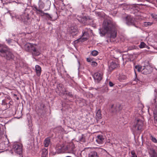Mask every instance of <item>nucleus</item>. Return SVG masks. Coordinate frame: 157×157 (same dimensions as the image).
<instances>
[{"label": "nucleus", "mask_w": 157, "mask_h": 157, "mask_svg": "<svg viewBox=\"0 0 157 157\" xmlns=\"http://www.w3.org/2000/svg\"><path fill=\"white\" fill-rule=\"evenodd\" d=\"M63 94L66 95L71 98H72L73 96V95L71 92H68L66 90L64 91Z\"/></svg>", "instance_id": "bb28decb"}, {"label": "nucleus", "mask_w": 157, "mask_h": 157, "mask_svg": "<svg viewBox=\"0 0 157 157\" xmlns=\"http://www.w3.org/2000/svg\"><path fill=\"white\" fill-rule=\"evenodd\" d=\"M151 139L153 142L156 143H157V140L155 138L151 136Z\"/></svg>", "instance_id": "f704fd0d"}, {"label": "nucleus", "mask_w": 157, "mask_h": 157, "mask_svg": "<svg viewBox=\"0 0 157 157\" xmlns=\"http://www.w3.org/2000/svg\"><path fill=\"white\" fill-rule=\"evenodd\" d=\"M2 105L4 106L5 110L8 109L10 107V105H9V106H8V103H7L6 100H2Z\"/></svg>", "instance_id": "a211bd4d"}, {"label": "nucleus", "mask_w": 157, "mask_h": 157, "mask_svg": "<svg viewBox=\"0 0 157 157\" xmlns=\"http://www.w3.org/2000/svg\"><path fill=\"white\" fill-rule=\"evenodd\" d=\"M3 152V151H0V153Z\"/></svg>", "instance_id": "4d7b16f0"}, {"label": "nucleus", "mask_w": 157, "mask_h": 157, "mask_svg": "<svg viewBox=\"0 0 157 157\" xmlns=\"http://www.w3.org/2000/svg\"><path fill=\"white\" fill-rule=\"evenodd\" d=\"M78 63H79H79H80L79 62H78Z\"/></svg>", "instance_id": "13d9d810"}, {"label": "nucleus", "mask_w": 157, "mask_h": 157, "mask_svg": "<svg viewBox=\"0 0 157 157\" xmlns=\"http://www.w3.org/2000/svg\"><path fill=\"white\" fill-rule=\"evenodd\" d=\"M119 66V64L116 63L114 62H112L110 63L109 66V68L110 70H112L115 69L116 68L118 67Z\"/></svg>", "instance_id": "ddd939ff"}, {"label": "nucleus", "mask_w": 157, "mask_h": 157, "mask_svg": "<svg viewBox=\"0 0 157 157\" xmlns=\"http://www.w3.org/2000/svg\"><path fill=\"white\" fill-rule=\"evenodd\" d=\"M86 61L88 62H90V63L93 61L90 58H86Z\"/></svg>", "instance_id": "79ce46f5"}, {"label": "nucleus", "mask_w": 157, "mask_h": 157, "mask_svg": "<svg viewBox=\"0 0 157 157\" xmlns=\"http://www.w3.org/2000/svg\"><path fill=\"white\" fill-rule=\"evenodd\" d=\"M126 76L124 75H121L119 77V79L120 80H124L126 79Z\"/></svg>", "instance_id": "7c9ffc66"}, {"label": "nucleus", "mask_w": 157, "mask_h": 157, "mask_svg": "<svg viewBox=\"0 0 157 157\" xmlns=\"http://www.w3.org/2000/svg\"><path fill=\"white\" fill-rule=\"evenodd\" d=\"M17 147H19L18 146V145H17L15 146V147H17Z\"/></svg>", "instance_id": "3c124183"}, {"label": "nucleus", "mask_w": 157, "mask_h": 157, "mask_svg": "<svg viewBox=\"0 0 157 157\" xmlns=\"http://www.w3.org/2000/svg\"><path fill=\"white\" fill-rule=\"evenodd\" d=\"M156 94H157V93H156V94H155V98L153 100V102H154V105L155 106V108H157V105H156V99L157 98V96L156 95Z\"/></svg>", "instance_id": "e433bc0d"}, {"label": "nucleus", "mask_w": 157, "mask_h": 157, "mask_svg": "<svg viewBox=\"0 0 157 157\" xmlns=\"http://www.w3.org/2000/svg\"><path fill=\"white\" fill-rule=\"evenodd\" d=\"M35 70L37 76L40 75L41 72V68L38 65H36L35 66Z\"/></svg>", "instance_id": "f3484780"}, {"label": "nucleus", "mask_w": 157, "mask_h": 157, "mask_svg": "<svg viewBox=\"0 0 157 157\" xmlns=\"http://www.w3.org/2000/svg\"><path fill=\"white\" fill-rule=\"evenodd\" d=\"M132 157H137L136 155H133L132 156Z\"/></svg>", "instance_id": "09e8293b"}, {"label": "nucleus", "mask_w": 157, "mask_h": 157, "mask_svg": "<svg viewBox=\"0 0 157 157\" xmlns=\"http://www.w3.org/2000/svg\"><path fill=\"white\" fill-rule=\"evenodd\" d=\"M67 10V11L68 12H69V10L70 11V13H68V15H71L72 12L74 11L73 9L72 8V7H71L69 10Z\"/></svg>", "instance_id": "ea45409f"}, {"label": "nucleus", "mask_w": 157, "mask_h": 157, "mask_svg": "<svg viewBox=\"0 0 157 157\" xmlns=\"http://www.w3.org/2000/svg\"><path fill=\"white\" fill-rule=\"evenodd\" d=\"M90 64L92 66L94 67H96L98 65V63L94 61H92L90 63Z\"/></svg>", "instance_id": "c9c22d12"}, {"label": "nucleus", "mask_w": 157, "mask_h": 157, "mask_svg": "<svg viewBox=\"0 0 157 157\" xmlns=\"http://www.w3.org/2000/svg\"><path fill=\"white\" fill-rule=\"evenodd\" d=\"M6 41L7 43L10 45H12L13 44V43L15 41V40L13 39H11L10 38H8V39H6Z\"/></svg>", "instance_id": "b1692460"}, {"label": "nucleus", "mask_w": 157, "mask_h": 157, "mask_svg": "<svg viewBox=\"0 0 157 157\" xmlns=\"http://www.w3.org/2000/svg\"><path fill=\"white\" fill-rule=\"evenodd\" d=\"M35 8L36 9V11L39 12L40 13H43V11L41 10V9L40 8L38 9L37 7H35Z\"/></svg>", "instance_id": "a19ab883"}, {"label": "nucleus", "mask_w": 157, "mask_h": 157, "mask_svg": "<svg viewBox=\"0 0 157 157\" xmlns=\"http://www.w3.org/2000/svg\"><path fill=\"white\" fill-rule=\"evenodd\" d=\"M92 30L90 29L86 28L85 29L84 32L83 33L82 36L78 39L75 41V43H77L78 42H82L88 39L89 36V34L92 33Z\"/></svg>", "instance_id": "20e7f679"}, {"label": "nucleus", "mask_w": 157, "mask_h": 157, "mask_svg": "<svg viewBox=\"0 0 157 157\" xmlns=\"http://www.w3.org/2000/svg\"><path fill=\"white\" fill-rule=\"evenodd\" d=\"M103 27L104 31L102 32L101 29L100 30V34L104 36L105 33H107L110 38L114 39L116 37L117 32L115 25L111 21L107 20L104 21Z\"/></svg>", "instance_id": "f257e3e1"}, {"label": "nucleus", "mask_w": 157, "mask_h": 157, "mask_svg": "<svg viewBox=\"0 0 157 157\" xmlns=\"http://www.w3.org/2000/svg\"><path fill=\"white\" fill-rule=\"evenodd\" d=\"M126 24L128 25H134L135 19L130 16L128 15L125 18Z\"/></svg>", "instance_id": "1a4fd4ad"}, {"label": "nucleus", "mask_w": 157, "mask_h": 157, "mask_svg": "<svg viewBox=\"0 0 157 157\" xmlns=\"http://www.w3.org/2000/svg\"><path fill=\"white\" fill-rule=\"evenodd\" d=\"M41 13V14H43V15H43V16H44V14H45L47 16V15H48V13H45L43 11V13Z\"/></svg>", "instance_id": "a18cd8bd"}, {"label": "nucleus", "mask_w": 157, "mask_h": 157, "mask_svg": "<svg viewBox=\"0 0 157 157\" xmlns=\"http://www.w3.org/2000/svg\"><path fill=\"white\" fill-rule=\"evenodd\" d=\"M15 17L20 21H23L24 24L27 25L30 24L33 20V18L29 17L28 13L26 12L20 15H17Z\"/></svg>", "instance_id": "7ed1b4c3"}, {"label": "nucleus", "mask_w": 157, "mask_h": 157, "mask_svg": "<svg viewBox=\"0 0 157 157\" xmlns=\"http://www.w3.org/2000/svg\"><path fill=\"white\" fill-rule=\"evenodd\" d=\"M34 56H38L40 54V51L36 44H33L30 52Z\"/></svg>", "instance_id": "0eeeda50"}, {"label": "nucleus", "mask_w": 157, "mask_h": 157, "mask_svg": "<svg viewBox=\"0 0 157 157\" xmlns=\"http://www.w3.org/2000/svg\"><path fill=\"white\" fill-rule=\"evenodd\" d=\"M108 90V88L107 86H105L102 89V91L103 93L107 92Z\"/></svg>", "instance_id": "72a5a7b5"}, {"label": "nucleus", "mask_w": 157, "mask_h": 157, "mask_svg": "<svg viewBox=\"0 0 157 157\" xmlns=\"http://www.w3.org/2000/svg\"><path fill=\"white\" fill-rule=\"evenodd\" d=\"M149 152L151 157H157V150L154 149L153 148H150Z\"/></svg>", "instance_id": "9b49d317"}, {"label": "nucleus", "mask_w": 157, "mask_h": 157, "mask_svg": "<svg viewBox=\"0 0 157 157\" xmlns=\"http://www.w3.org/2000/svg\"><path fill=\"white\" fill-rule=\"evenodd\" d=\"M152 70V67L150 65L144 66L142 71V73L147 75L151 73Z\"/></svg>", "instance_id": "6e6552de"}, {"label": "nucleus", "mask_w": 157, "mask_h": 157, "mask_svg": "<svg viewBox=\"0 0 157 157\" xmlns=\"http://www.w3.org/2000/svg\"><path fill=\"white\" fill-rule=\"evenodd\" d=\"M42 153L41 156L43 157H46L47 155L48 154V151L47 149L44 148L42 149Z\"/></svg>", "instance_id": "412c9836"}, {"label": "nucleus", "mask_w": 157, "mask_h": 157, "mask_svg": "<svg viewBox=\"0 0 157 157\" xmlns=\"http://www.w3.org/2000/svg\"><path fill=\"white\" fill-rule=\"evenodd\" d=\"M98 54V52L96 50H94L91 53V54L94 56H96Z\"/></svg>", "instance_id": "2f4dec72"}, {"label": "nucleus", "mask_w": 157, "mask_h": 157, "mask_svg": "<svg viewBox=\"0 0 157 157\" xmlns=\"http://www.w3.org/2000/svg\"><path fill=\"white\" fill-rule=\"evenodd\" d=\"M109 86L110 87H112L113 86L114 84H113L111 82H109Z\"/></svg>", "instance_id": "37998d69"}, {"label": "nucleus", "mask_w": 157, "mask_h": 157, "mask_svg": "<svg viewBox=\"0 0 157 157\" xmlns=\"http://www.w3.org/2000/svg\"><path fill=\"white\" fill-rule=\"evenodd\" d=\"M104 140V138H103L102 136L100 135L98 136L96 141L99 144H101L102 143Z\"/></svg>", "instance_id": "2eb2a0df"}, {"label": "nucleus", "mask_w": 157, "mask_h": 157, "mask_svg": "<svg viewBox=\"0 0 157 157\" xmlns=\"http://www.w3.org/2000/svg\"><path fill=\"white\" fill-rule=\"evenodd\" d=\"M13 36H15V34H13Z\"/></svg>", "instance_id": "6e6d98bb"}, {"label": "nucleus", "mask_w": 157, "mask_h": 157, "mask_svg": "<svg viewBox=\"0 0 157 157\" xmlns=\"http://www.w3.org/2000/svg\"><path fill=\"white\" fill-rule=\"evenodd\" d=\"M63 150L62 148H61L58 150H57L55 152V153L59 154L62 152Z\"/></svg>", "instance_id": "4c0bfd02"}, {"label": "nucleus", "mask_w": 157, "mask_h": 157, "mask_svg": "<svg viewBox=\"0 0 157 157\" xmlns=\"http://www.w3.org/2000/svg\"><path fill=\"white\" fill-rule=\"evenodd\" d=\"M33 45V44L29 43H27L24 45V49L26 51L30 52Z\"/></svg>", "instance_id": "f8f14e48"}, {"label": "nucleus", "mask_w": 157, "mask_h": 157, "mask_svg": "<svg viewBox=\"0 0 157 157\" xmlns=\"http://www.w3.org/2000/svg\"><path fill=\"white\" fill-rule=\"evenodd\" d=\"M153 22H144V25L146 26H150L153 24Z\"/></svg>", "instance_id": "473e14b6"}, {"label": "nucleus", "mask_w": 157, "mask_h": 157, "mask_svg": "<svg viewBox=\"0 0 157 157\" xmlns=\"http://www.w3.org/2000/svg\"><path fill=\"white\" fill-rule=\"evenodd\" d=\"M131 154L132 155H136V153H135V151H131Z\"/></svg>", "instance_id": "c03bdc74"}, {"label": "nucleus", "mask_w": 157, "mask_h": 157, "mask_svg": "<svg viewBox=\"0 0 157 157\" xmlns=\"http://www.w3.org/2000/svg\"><path fill=\"white\" fill-rule=\"evenodd\" d=\"M77 32V28L76 26H71L70 28V33H75Z\"/></svg>", "instance_id": "aec40b11"}, {"label": "nucleus", "mask_w": 157, "mask_h": 157, "mask_svg": "<svg viewBox=\"0 0 157 157\" xmlns=\"http://www.w3.org/2000/svg\"><path fill=\"white\" fill-rule=\"evenodd\" d=\"M157 92V89H155V93H156Z\"/></svg>", "instance_id": "603ef678"}, {"label": "nucleus", "mask_w": 157, "mask_h": 157, "mask_svg": "<svg viewBox=\"0 0 157 157\" xmlns=\"http://www.w3.org/2000/svg\"><path fill=\"white\" fill-rule=\"evenodd\" d=\"M135 75H136V78L134 80L135 81H136V82H137V81L138 80V78H136V74Z\"/></svg>", "instance_id": "de8ad7c7"}, {"label": "nucleus", "mask_w": 157, "mask_h": 157, "mask_svg": "<svg viewBox=\"0 0 157 157\" xmlns=\"http://www.w3.org/2000/svg\"><path fill=\"white\" fill-rule=\"evenodd\" d=\"M57 88L59 91L62 94H63L64 91L66 90L65 88L64 87L63 85L61 84H59L57 85Z\"/></svg>", "instance_id": "4468645a"}, {"label": "nucleus", "mask_w": 157, "mask_h": 157, "mask_svg": "<svg viewBox=\"0 0 157 157\" xmlns=\"http://www.w3.org/2000/svg\"><path fill=\"white\" fill-rule=\"evenodd\" d=\"M143 125V121L140 119H137L136 121V124L135 125V128L136 130H141Z\"/></svg>", "instance_id": "9d476101"}, {"label": "nucleus", "mask_w": 157, "mask_h": 157, "mask_svg": "<svg viewBox=\"0 0 157 157\" xmlns=\"http://www.w3.org/2000/svg\"><path fill=\"white\" fill-rule=\"evenodd\" d=\"M15 152L18 154L20 155L22 152V148H13Z\"/></svg>", "instance_id": "5701e85b"}, {"label": "nucleus", "mask_w": 157, "mask_h": 157, "mask_svg": "<svg viewBox=\"0 0 157 157\" xmlns=\"http://www.w3.org/2000/svg\"><path fill=\"white\" fill-rule=\"evenodd\" d=\"M12 103H13V102L11 101H10L8 103V106H9V105H10H10H12Z\"/></svg>", "instance_id": "49530a36"}, {"label": "nucleus", "mask_w": 157, "mask_h": 157, "mask_svg": "<svg viewBox=\"0 0 157 157\" xmlns=\"http://www.w3.org/2000/svg\"><path fill=\"white\" fill-rule=\"evenodd\" d=\"M78 140L80 142H85V139L84 135L82 134L78 137Z\"/></svg>", "instance_id": "a878e982"}, {"label": "nucleus", "mask_w": 157, "mask_h": 157, "mask_svg": "<svg viewBox=\"0 0 157 157\" xmlns=\"http://www.w3.org/2000/svg\"><path fill=\"white\" fill-rule=\"evenodd\" d=\"M45 105H43V107H44Z\"/></svg>", "instance_id": "5fc2aeb1"}, {"label": "nucleus", "mask_w": 157, "mask_h": 157, "mask_svg": "<svg viewBox=\"0 0 157 157\" xmlns=\"http://www.w3.org/2000/svg\"><path fill=\"white\" fill-rule=\"evenodd\" d=\"M155 123L157 124V108H155L153 112Z\"/></svg>", "instance_id": "4be33fe9"}, {"label": "nucleus", "mask_w": 157, "mask_h": 157, "mask_svg": "<svg viewBox=\"0 0 157 157\" xmlns=\"http://www.w3.org/2000/svg\"><path fill=\"white\" fill-rule=\"evenodd\" d=\"M113 106H114V105H112V106H111V108H113Z\"/></svg>", "instance_id": "864d4df0"}, {"label": "nucleus", "mask_w": 157, "mask_h": 157, "mask_svg": "<svg viewBox=\"0 0 157 157\" xmlns=\"http://www.w3.org/2000/svg\"><path fill=\"white\" fill-rule=\"evenodd\" d=\"M38 5L39 8L41 9L44 7L46 8L44 11H46L49 9L51 2L49 0H40L39 2Z\"/></svg>", "instance_id": "39448f33"}, {"label": "nucleus", "mask_w": 157, "mask_h": 157, "mask_svg": "<svg viewBox=\"0 0 157 157\" xmlns=\"http://www.w3.org/2000/svg\"><path fill=\"white\" fill-rule=\"evenodd\" d=\"M0 53L2 54V56L7 60L13 59L14 56L13 54L6 45L0 44Z\"/></svg>", "instance_id": "f03ea898"}, {"label": "nucleus", "mask_w": 157, "mask_h": 157, "mask_svg": "<svg viewBox=\"0 0 157 157\" xmlns=\"http://www.w3.org/2000/svg\"><path fill=\"white\" fill-rule=\"evenodd\" d=\"M46 17L48 20L51 21L52 20L53 17L52 16H51L49 14H48V15H47L46 16Z\"/></svg>", "instance_id": "58836bf2"}, {"label": "nucleus", "mask_w": 157, "mask_h": 157, "mask_svg": "<svg viewBox=\"0 0 157 157\" xmlns=\"http://www.w3.org/2000/svg\"><path fill=\"white\" fill-rule=\"evenodd\" d=\"M50 140V137H48L44 140V144L45 147H48L51 144Z\"/></svg>", "instance_id": "dca6fc26"}, {"label": "nucleus", "mask_w": 157, "mask_h": 157, "mask_svg": "<svg viewBox=\"0 0 157 157\" xmlns=\"http://www.w3.org/2000/svg\"><path fill=\"white\" fill-rule=\"evenodd\" d=\"M121 109V108L120 105H117L115 107V109L113 110V112H117L120 110Z\"/></svg>", "instance_id": "cd10ccee"}, {"label": "nucleus", "mask_w": 157, "mask_h": 157, "mask_svg": "<svg viewBox=\"0 0 157 157\" xmlns=\"http://www.w3.org/2000/svg\"><path fill=\"white\" fill-rule=\"evenodd\" d=\"M73 144V143H71L70 144V146L71 145V146H72V145Z\"/></svg>", "instance_id": "8fccbe9b"}, {"label": "nucleus", "mask_w": 157, "mask_h": 157, "mask_svg": "<svg viewBox=\"0 0 157 157\" xmlns=\"http://www.w3.org/2000/svg\"><path fill=\"white\" fill-rule=\"evenodd\" d=\"M135 67V68L137 70L138 72L141 71L142 73L143 68L142 67H140L139 66H136Z\"/></svg>", "instance_id": "c85d7f7f"}, {"label": "nucleus", "mask_w": 157, "mask_h": 157, "mask_svg": "<svg viewBox=\"0 0 157 157\" xmlns=\"http://www.w3.org/2000/svg\"><path fill=\"white\" fill-rule=\"evenodd\" d=\"M101 111L100 110H98L96 115V118L97 121L101 118Z\"/></svg>", "instance_id": "6ab92c4d"}, {"label": "nucleus", "mask_w": 157, "mask_h": 157, "mask_svg": "<svg viewBox=\"0 0 157 157\" xmlns=\"http://www.w3.org/2000/svg\"><path fill=\"white\" fill-rule=\"evenodd\" d=\"M88 157H98L96 152L93 151L90 152Z\"/></svg>", "instance_id": "393cba45"}, {"label": "nucleus", "mask_w": 157, "mask_h": 157, "mask_svg": "<svg viewBox=\"0 0 157 157\" xmlns=\"http://www.w3.org/2000/svg\"><path fill=\"white\" fill-rule=\"evenodd\" d=\"M139 47L140 48H145L147 46L146 44L144 42H141L139 45Z\"/></svg>", "instance_id": "c756f323"}, {"label": "nucleus", "mask_w": 157, "mask_h": 157, "mask_svg": "<svg viewBox=\"0 0 157 157\" xmlns=\"http://www.w3.org/2000/svg\"><path fill=\"white\" fill-rule=\"evenodd\" d=\"M103 73L102 72H96L93 75V77L96 83L100 82L102 79Z\"/></svg>", "instance_id": "423d86ee"}]
</instances>
